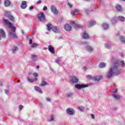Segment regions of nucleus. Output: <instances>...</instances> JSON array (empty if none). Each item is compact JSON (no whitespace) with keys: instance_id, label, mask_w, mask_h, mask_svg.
<instances>
[{"instance_id":"57","label":"nucleus","mask_w":125,"mask_h":125,"mask_svg":"<svg viewBox=\"0 0 125 125\" xmlns=\"http://www.w3.org/2000/svg\"><path fill=\"white\" fill-rule=\"evenodd\" d=\"M86 0L87 1H89V0Z\"/></svg>"},{"instance_id":"47","label":"nucleus","mask_w":125,"mask_h":125,"mask_svg":"<svg viewBox=\"0 0 125 125\" xmlns=\"http://www.w3.org/2000/svg\"><path fill=\"white\" fill-rule=\"evenodd\" d=\"M120 54L121 57H124V53H120Z\"/></svg>"},{"instance_id":"32","label":"nucleus","mask_w":125,"mask_h":125,"mask_svg":"<svg viewBox=\"0 0 125 125\" xmlns=\"http://www.w3.org/2000/svg\"><path fill=\"white\" fill-rule=\"evenodd\" d=\"M111 21L112 24H115V23H117V21L114 18H112Z\"/></svg>"},{"instance_id":"46","label":"nucleus","mask_w":125,"mask_h":125,"mask_svg":"<svg viewBox=\"0 0 125 125\" xmlns=\"http://www.w3.org/2000/svg\"><path fill=\"white\" fill-rule=\"evenodd\" d=\"M72 95V94L68 93L67 94V97H70V96H71Z\"/></svg>"},{"instance_id":"9","label":"nucleus","mask_w":125,"mask_h":125,"mask_svg":"<svg viewBox=\"0 0 125 125\" xmlns=\"http://www.w3.org/2000/svg\"><path fill=\"white\" fill-rule=\"evenodd\" d=\"M1 37L5 39V33L2 29H0V40H1Z\"/></svg>"},{"instance_id":"44","label":"nucleus","mask_w":125,"mask_h":125,"mask_svg":"<svg viewBox=\"0 0 125 125\" xmlns=\"http://www.w3.org/2000/svg\"><path fill=\"white\" fill-rule=\"evenodd\" d=\"M23 105H21L19 106V109L20 110H22V109H23Z\"/></svg>"},{"instance_id":"39","label":"nucleus","mask_w":125,"mask_h":125,"mask_svg":"<svg viewBox=\"0 0 125 125\" xmlns=\"http://www.w3.org/2000/svg\"><path fill=\"white\" fill-rule=\"evenodd\" d=\"M78 109L79 110H80V111H83V107L82 106H79V107H78Z\"/></svg>"},{"instance_id":"41","label":"nucleus","mask_w":125,"mask_h":125,"mask_svg":"<svg viewBox=\"0 0 125 125\" xmlns=\"http://www.w3.org/2000/svg\"><path fill=\"white\" fill-rule=\"evenodd\" d=\"M40 3H42V0H39L37 1V4H40Z\"/></svg>"},{"instance_id":"52","label":"nucleus","mask_w":125,"mask_h":125,"mask_svg":"<svg viewBox=\"0 0 125 125\" xmlns=\"http://www.w3.org/2000/svg\"><path fill=\"white\" fill-rule=\"evenodd\" d=\"M46 100H47V101H48V102H49V101H50V99H49V98H46Z\"/></svg>"},{"instance_id":"61","label":"nucleus","mask_w":125,"mask_h":125,"mask_svg":"<svg viewBox=\"0 0 125 125\" xmlns=\"http://www.w3.org/2000/svg\"><path fill=\"white\" fill-rule=\"evenodd\" d=\"M45 49H47V48H45Z\"/></svg>"},{"instance_id":"49","label":"nucleus","mask_w":125,"mask_h":125,"mask_svg":"<svg viewBox=\"0 0 125 125\" xmlns=\"http://www.w3.org/2000/svg\"><path fill=\"white\" fill-rule=\"evenodd\" d=\"M5 93H6V94H7L8 93V90H5Z\"/></svg>"},{"instance_id":"54","label":"nucleus","mask_w":125,"mask_h":125,"mask_svg":"<svg viewBox=\"0 0 125 125\" xmlns=\"http://www.w3.org/2000/svg\"><path fill=\"white\" fill-rule=\"evenodd\" d=\"M36 68H37V69H39V68H40V66L37 65V66H36Z\"/></svg>"},{"instance_id":"38","label":"nucleus","mask_w":125,"mask_h":125,"mask_svg":"<svg viewBox=\"0 0 125 125\" xmlns=\"http://www.w3.org/2000/svg\"><path fill=\"white\" fill-rule=\"evenodd\" d=\"M33 75L35 78H37V77H39V75L37 73H33Z\"/></svg>"},{"instance_id":"18","label":"nucleus","mask_w":125,"mask_h":125,"mask_svg":"<svg viewBox=\"0 0 125 125\" xmlns=\"http://www.w3.org/2000/svg\"><path fill=\"white\" fill-rule=\"evenodd\" d=\"M86 50H87V51H88L89 52H92V51H93V48H92V47L89 45H87L86 47Z\"/></svg>"},{"instance_id":"5","label":"nucleus","mask_w":125,"mask_h":125,"mask_svg":"<svg viewBox=\"0 0 125 125\" xmlns=\"http://www.w3.org/2000/svg\"><path fill=\"white\" fill-rule=\"evenodd\" d=\"M71 25L72 26H74L75 28V30H79V29H81V28H83V25H80V24H77L75 23V21H71L70 22Z\"/></svg>"},{"instance_id":"12","label":"nucleus","mask_w":125,"mask_h":125,"mask_svg":"<svg viewBox=\"0 0 125 125\" xmlns=\"http://www.w3.org/2000/svg\"><path fill=\"white\" fill-rule=\"evenodd\" d=\"M64 28L66 31H71L72 30V26L69 24H66L64 26Z\"/></svg>"},{"instance_id":"27","label":"nucleus","mask_w":125,"mask_h":125,"mask_svg":"<svg viewBox=\"0 0 125 125\" xmlns=\"http://www.w3.org/2000/svg\"><path fill=\"white\" fill-rule=\"evenodd\" d=\"M71 81L73 83H77L79 82L78 79H72Z\"/></svg>"},{"instance_id":"50","label":"nucleus","mask_w":125,"mask_h":125,"mask_svg":"<svg viewBox=\"0 0 125 125\" xmlns=\"http://www.w3.org/2000/svg\"><path fill=\"white\" fill-rule=\"evenodd\" d=\"M118 91V89H116L114 91V93H116V92H117Z\"/></svg>"},{"instance_id":"3","label":"nucleus","mask_w":125,"mask_h":125,"mask_svg":"<svg viewBox=\"0 0 125 125\" xmlns=\"http://www.w3.org/2000/svg\"><path fill=\"white\" fill-rule=\"evenodd\" d=\"M46 26H47V31H50V30H52V31H53L54 33L60 32V30L57 29V27H56V26H52V24H51V23H48L46 25Z\"/></svg>"},{"instance_id":"56","label":"nucleus","mask_w":125,"mask_h":125,"mask_svg":"<svg viewBox=\"0 0 125 125\" xmlns=\"http://www.w3.org/2000/svg\"><path fill=\"white\" fill-rule=\"evenodd\" d=\"M113 85H114V87H116V84H114Z\"/></svg>"},{"instance_id":"35","label":"nucleus","mask_w":125,"mask_h":125,"mask_svg":"<svg viewBox=\"0 0 125 125\" xmlns=\"http://www.w3.org/2000/svg\"><path fill=\"white\" fill-rule=\"evenodd\" d=\"M120 40H121V42H125V39L124 38V37H121Z\"/></svg>"},{"instance_id":"14","label":"nucleus","mask_w":125,"mask_h":125,"mask_svg":"<svg viewBox=\"0 0 125 125\" xmlns=\"http://www.w3.org/2000/svg\"><path fill=\"white\" fill-rule=\"evenodd\" d=\"M116 9L119 12H122V11H123V8H122V6L120 5H117L116 6Z\"/></svg>"},{"instance_id":"29","label":"nucleus","mask_w":125,"mask_h":125,"mask_svg":"<svg viewBox=\"0 0 125 125\" xmlns=\"http://www.w3.org/2000/svg\"><path fill=\"white\" fill-rule=\"evenodd\" d=\"M113 98H115L116 99H120V98H121V96L118 95H113Z\"/></svg>"},{"instance_id":"59","label":"nucleus","mask_w":125,"mask_h":125,"mask_svg":"<svg viewBox=\"0 0 125 125\" xmlns=\"http://www.w3.org/2000/svg\"><path fill=\"white\" fill-rule=\"evenodd\" d=\"M83 69H84V70H85L86 68H85V67H83Z\"/></svg>"},{"instance_id":"4","label":"nucleus","mask_w":125,"mask_h":125,"mask_svg":"<svg viewBox=\"0 0 125 125\" xmlns=\"http://www.w3.org/2000/svg\"><path fill=\"white\" fill-rule=\"evenodd\" d=\"M37 18L39 21H46L45 17L43 13H41L38 14Z\"/></svg>"},{"instance_id":"2","label":"nucleus","mask_w":125,"mask_h":125,"mask_svg":"<svg viewBox=\"0 0 125 125\" xmlns=\"http://www.w3.org/2000/svg\"><path fill=\"white\" fill-rule=\"evenodd\" d=\"M3 23L8 26V28H10V30L9 31V35H10L11 38L16 39L17 35H16V28L14 26H12V23L10 22L8 20L5 19L4 18H2Z\"/></svg>"},{"instance_id":"7","label":"nucleus","mask_w":125,"mask_h":125,"mask_svg":"<svg viewBox=\"0 0 125 125\" xmlns=\"http://www.w3.org/2000/svg\"><path fill=\"white\" fill-rule=\"evenodd\" d=\"M5 14L6 16H7L8 18H9V19H10L11 21H12V22H15V21H14V17H13V16H12V15L10 14V13L7 11L5 12Z\"/></svg>"},{"instance_id":"13","label":"nucleus","mask_w":125,"mask_h":125,"mask_svg":"<svg viewBox=\"0 0 125 125\" xmlns=\"http://www.w3.org/2000/svg\"><path fill=\"white\" fill-rule=\"evenodd\" d=\"M48 48L51 53H52V54H54V53H55V52L54 51V48H53L52 46L49 45Z\"/></svg>"},{"instance_id":"40","label":"nucleus","mask_w":125,"mask_h":125,"mask_svg":"<svg viewBox=\"0 0 125 125\" xmlns=\"http://www.w3.org/2000/svg\"><path fill=\"white\" fill-rule=\"evenodd\" d=\"M53 120H54V116H53V115H51L50 117V121H52Z\"/></svg>"},{"instance_id":"1","label":"nucleus","mask_w":125,"mask_h":125,"mask_svg":"<svg viewBox=\"0 0 125 125\" xmlns=\"http://www.w3.org/2000/svg\"><path fill=\"white\" fill-rule=\"evenodd\" d=\"M122 73L121 70L119 69V62H114L113 67L109 68V70L106 74L107 78L111 79L115 76H118Z\"/></svg>"},{"instance_id":"11","label":"nucleus","mask_w":125,"mask_h":125,"mask_svg":"<svg viewBox=\"0 0 125 125\" xmlns=\"http://www.w3.org/2000/svg\"><path fill=\"white\" fill-rule=\"evenodd\" d=\"M21 7L22 9H25L26 7H27V1H23L21 2Z\"/></svg>"},{"instance_id":"48","label":"nucleus","mask_w":125,"mask_h":125,"mask_svg":"<svg viewBox=\"0 0 125 125\" xmlns=\"http://www.w3.org/2000/svg\"><path fill=\"white\" fill-rule=\"evenodd\" d=\"M68 5H69V7H70V8L72 7V4H71L70 3H68Z\"/></svg>"},{"instance_id":"22","label":"nucleus","mask_w":125,"mask_h":125,"mask_svg":"<svg viewBox=\"0 0 125 125\" xmlns=\"http://www.w3.org/2000/svg\"><path fill=\"white\" fill-rule=\"evenodd\" d=\"M4 5L5 6H9V5H10V1L8 0H5Z\"/></svg>"},{"instance_id":"26","label":"nucleus","mask_w":125,"mask_h":125,"mask_svg":"<svg viewBox=\"0 0 125 125\" xmlns=\"http://www.w3.org/2000/svg\"><path fill=\"white\" fill-rule=\"evenodd\" d=\"M83 39H88V34L87 33H84L83 35Z\"/></svg>"},{"instance_id":"58","label":"nucleus","mask_w":125,"mask_h":125,"mask_svg":"<svg viewBox=\"0 0 125 125\" xmlns=\"http://www.w3.org/2000/svg\"><path fill=\"white\" fill-rule=\"evenodd\" d=\"M22 34H24V31H22Z\"/></svg>"},{"instance_id":"34","label":"nucleus","mask_w":125,"mask_h":125,"mask_svg":"<svg viewBox=\"0 0 125 125\" xmlns=\"http://www.w3.org/2000/svg\"><path fill=\"white\" fill-rule=\"evenodd\" d=\"M100 79H94L93 81L95 82V83H98V82H100Z\"/></svg>"},{"instance_id":"28","label":"nucleus","mask_w":125,"mask_h":125,"mask_svg":"<svg viewBox=\"0 0 125 125\" xmlns=\"http://www.w3.org/2000/svg\"><path fill=\"white\" fill-rule=\"evenodd\" d=\"M62 59V57H59L57 60H56V63H57L58 64H59V65H60L59 62L61 61Z\"/></svg>"},{"instance_id":"8","label":"nucleus","mask_w":125,"mask_h":125,"mask_svg":"<svg viewBox=\"0 0 125 125\" xmlns=\"http://www.w3.org/2000/svg\"><path fill=\"white\" fill-rule=\"evenodd\" d=\"M66 112L68 115H73L75 113V110L71 108H67L66 110Z\"/></svg>"},{"instance_id":"53","label":"nucleus","mask_w":125,"mask_h":125,"mask_svg":"<svg viewBox=\"0 0 125 125\" xmlns=\"http://www.w3.org/2000/svg\"><path fill=\"white\" fill-rule=\"evenodd\" d=\"M103 76L102 75L99 76V79H103Z\"/></svg>"},{"instance_id":"6","label":"nucleus","mask_w":125,"mask_h":125,"mask_svg":"<svg viewBox=\"0 0 125 125\" xmlns=\"http://www.w3.org/2000/svg\"><path fill=\"white\" fill-rule=\"evenodd\" d=\"M88 86V85L87 84H76L75 85L76 88H77V89H81V88H85V87H87Z\"/></svg>"},{"instance_id":"51","label":"nucleus","mask_w":125,"mask_h":125,"mask_svg":"<svg viewBox=\"0 0 125 125\" xmlns=\"http://www.w3.org/2000/svg\"><path fill=\"white\" fill-rule=\"evenodd\" d=\"M91 116L92 119H94V115L92 114V115H91Z\"/></svg>"},{"instance_id":"24","label":"nucleus","mask_w":125,"mask_h":125,"mask_svg":"<svg viewBox=\"0 0 125 125\" xmlns=\"http://www.w3.org/2000/svg\"><path fill=\"white\" fill-rule=\"evenodd\" d=\"M103 27L104 30H106L108 29V28L109 27V26L108 25V24H107V23H104L103 24Z\"/></svg>"},{"instance_id":"36","label":"nucleus","mask_w":125,"mask_h":125,"mask_svg":"<svg viewBox=\"0 0 125 125\" xmlns=\"http://www.w3.org/2000/svg\"><path fill=\"white\" fill-rule=\"evenodd\" d=\"M43 85H46V82L42 81V83L41 84V86H43Z\"/></svg>"},{"instance_id":"20","label":"nucleus","mask_w":125,"mask_h":125,"mask_svg":"<svg viewBox=\"0 0 125 125\" xmlns=\"http://www.w3.org/2000/svg\"><path fill=\"white\" fill-rule=\"evenodd\" d=\"M121 66V67L122 68H125V61H121L119 63V66Z\"/></svg>"},{"instance_id":"19","label":"nucleus","mask_w":125,"mask_h":125,"mask_svg":"<svg viewBox=\"0 0 125 125\" xmlns=\"http://www.w3.org/2000/svg\"><path fill=\"white\" fill-rule=\"evenodd\" d=\"M34 88H35V90H36V91H38L40 93H42V89L41 88H40L39 86H35L34 87Z\"/></svg>"},{"instance_id":"21","label":"nucleus","mask_w":125,"mask_h":125,"mask_svg":"<svg viewBox=\"0 0 125 125\" xmlns=\"http://www.w3.org/2000/svg\"><path fill=\"white\" fill-rule=\"evenodd\" d=\"M17 50H18V47H17V46H14L12 48V51L13 53H15Z\"/></svg>"},{"instance_id":"16","label":"nucleus","mask_w":125,"mask_h":125,"mask_svg":"<svg viewBox=\"0 0 125 125\" xmlns=\"http://www.w3.org/2000/svg\"><path fill=\"white\" fill-rule=\"evenodd\" d=\"M71 15H77L79 13V10L75 9L74 11H71Z\"/></svg>"},{"instance_id":"37","label":"nucleus","mask_w":125,"mask_h":125,"mask_svg":"<svg viewBox=\"0 0 125 125\" xmlns=\"http://www.w3.org/2000/svg\"><path fill=\"white\" fill-rule=\"evenodd\" d=\"M105 47H106V48H110V46L109 45V44L106 43L105 44Z\"/></svg>"},{"instance_id":"43","label":"nucleus","mask_w":125,"mask_h":125,"mask_svg":"<svg viewBox=\"0 0 125 125\" xmlns=\"http://www.w3.org/2000/svg\"><path fill=\"white\" fill-rule=\"evenodd\" d=\"M47 9V7L46 6H44L43 8V10H46Z\"/></svg>"},{"instance_id":"15","label":"nucleus","mask_w":125,"mask_h":125,"mask_svg":"<svg viewBox=\"0 0 125 125\" xmlns=\"http://www.w3.org/2000/svg\"><path fill=\"white\" fill-rule=\"evenodd\" d=\"M31 59L32 61L35 62L38 60V55H31Z\"/></svg>"},{"instance_id":"30","label":"nucleus","mask_w":125,"mask_h":125,"mask_svg":"<svg viewBox=\"0 0 125 125\" xmlns=\"http://www.w3.org/2000/svg\"><path fill=\"white\" fill-rule=\"evenodd\" d=\"M28 82H29V83H33V82H36L37 81H38V79H28Z\"/></svg>"},{"instance_id":"42","label":"nucleus","mask_w":125,"mask_h":125,"mask_svg":"<svg viewBox=\"0 0 125 125\" xmlns=\"http://www.w3.org/2000/svg\"><path fill=\"white\" fill-rule=\"evenodd\" d=\"M33 9H34V7L33 6H30L29 8V10H32Z\"/></svg>"},{"instance_id":"31","label":"nucleus","mask_w":125,"mask_h":125,"mask_svg":"<svg viewBox=\"0 0 125 125\" xmlns=\"http://www.w3.org/2000/svg\"><path fill=\"white\" fill-rule=\"evenodd\" d=\"M37 46H39V44L36 43H33L32 45H31V47L32 48H34L35 47H37Z\"/></svg>"},{"instance_id":"17","label":"nucleus","mask_w":125,"mask_h":125,"mask_svg":"<svg viewBox=\"0 0 125 125\" xmlns=\"http://www.w3.org/2000/svg\"><path fill=\"white\" fill-rule=\"evenodd\" d=\"M95 24H96V22L94 21H89L88 22V27H92V26H94Z\"/></svg>"},{"instance_id":"60","label":"nucleus","mask_w":125,"mask_h":125,"mask_svg":"<svg viewBox=\"0 0 125 125\" xmlns=\"http://www.w3.org/2000/svg\"><path fill=\"white\" fill-rule=\"evenodd\" d=\"M18 82H20V80H18Z\"/></svg>"},{"instance_id":"10","label":"nucleus","mask_w":125,"mask_h":125,"mask_svg":"<svg viewBox=\"0 0 125 125\" xmlns=\"http://www.w3.org/2000/svg\"><path fill=\"white\" fill-rule=\"evenodd\" d=\"M51 10L54 14H58V11H57V9L54 6H51Z\"/></svg>"},{"instance_id":"45","label":"nucleus","mask_w":125,"mask_h":125,"mask_svg":"<svg viewBox=\"0 0 125 125\" xmlns=\"http://www.w3.org/2000/svg\"><path fill=\"white\" fill-rule=\"evenodd\" d=\"M32 39L29 40V44H32Z\"/></svg>"},{"instance_id":"25","label":"nucleus","mask_w":125,"mask_h":125,"mask_svg":"<svg viewBox=\"0 0 125 125\" xmlns=\"http://www.w3.org/2000/svg\"><path fill=\"white\" fill-rule=\"evenodd\" d=\"M105 63L101 62L100 63L99 67L100 68H105Z\"/></svg>"},{"instance_id":"23","label":"nucleus","mask_w":125,"mask_h":125,"mask_svg":"<svg viewBox=\"0 0 125 125\" xmlns=\"http://www.w3.org/2000/svg\"><path fill=\"white\" fill-rule=\"evenodd\" d=\"M117 19L119 20V21H121L122 22L125 21V17L122 16H119L117 17Z\"/></svg>"},{"instance_id":"33","label":"nucleus","mask_w":125,"mask_h":125,"mask_svg":"<svg viewBox=\"0 0 125 125\" xmlns=\"http://www.w3.org/2000/svg\"><path fill=\"white\" fill-rule=\"evenodd\" d=\"M86 78L87 79H93V77H92V76L90 75H87L86 76Z\"/></svg>"},{"instance_id":"55","label":"nucleus","mask_w":125,"mask_h":125,"mask_svg":"<svg viewBox=\"0 0 125 125\" xmlns=\"http://www.w3.org/2000/svg\"><path fill=\"white\" fill-rule=\"evenodd\" d=\"M73 79H77V77L74 76V77H73Z\"/></svg>"}]
</instances>
